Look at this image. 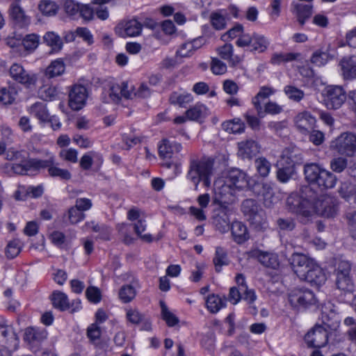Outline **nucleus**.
Listing matches in <instances>:
<instances>
[{
	"label": "nucleus",
	"instance_id": "dca6fc26",
	"mask_svg": "<svg viewBox=\"0 0 356 356\" xmlns=\"http://www.w3.org/2000/svg\"><path fill=\"white\" fill-rule=\"evenodd\" d=\"M231 213L230 209L222 204H220L219 207L215 210L213 216V224L221 233L227 232L229 229V216Z\"/></svg>",
	"mask_w": 356,
	"mask_h": 356
},
{
	"label": "nucleus",
	"instance_id": "c85d7f7f",
	"mask_svg": "<svg viewBox=\"0 0 356 356\" xmlns=\"http://www.w3.org/2000/svg\"><path fill=\"white\" fill-rule=\"evenodd\" d=\"M275 92V90L272 87L262 86L260 88L257 95L252 99V104L260 117H264V112L262 111V106L260 100L267 99Z\"/></svg>",
	"mask_w": 356,
	"mask_h": 356
},
{
	"label": "nucleus",
	"instance_id": "423d86ee",
	"mask_svg": "<svg viewBox=\"0 0 356 356\" xmlns=\"http://www.w3.org/2000/svg\"><path fill=\"white\" fill-rule=\"evenodd\" d=\"M330 149L340 155L353 156L356 152V134L351 132L341 134L330 143Z\"/></svg>",
	"mask_w": 356,
	"mask_h": 356
},
{
	"label": "nucleus",
	"instance_id": "f704fd0d",
	"mask_svg": "<svg viewBox=\"0 0 356 356\" xmlns=\"http://www.w3.org/2000/svg\"><path fill=\"white\" fill-rule=\"evenodd\" d=\"M207 108L202 104H196L185 112L188 120L197 121L207 115Z\"/></svg>",
	"mask_w": 356,
	"mask_h": 356
},
{
	"label": "nucleus",
	"instance_id": "69168bd1",
	"mask_svg": "<svg viewBox=\"0 0 356 356\" xmlns=\"http://www.w3.org/2000/svg\"><path fill=\"white\" fill-rule=\"evenodd\" d=\"M78 152L72 148L64 149L59 152V156L64 161L71 163H76Z\"/></svg>",
	"mask_w": 356,
	"mask_h": 356
},
{
	"label": "nucleus",
	"instance_id": "37998d69",
	"mask_svg": "<svg viewBox=\"0 0 356 356\" xmlns=\"http://www.w3.org/2000/svg\"><path fill=\"white\" fill-rule=\"evenodd\" d=\"M225 15V12L221 10L211 13L210 22L215 29L222 30L225 29L227 24Z\"/></svg>",
	"mask_w": 356,
	"mask_h": 356
},
{
	"label": "nucleus",
	"instance_id": "a211bd4d",
	"mask_svg": "<svg viewBox=\"0 0 356 356\" xmlns=\"http://www.w3.org/2000/svg\"><path fill=\"white\" fill-rule=\"evenodd\" d=\"M291 261L294 273L299 278L304 276L305 272L315 263L312 259L300 253H293Z\"/></svg>",
	"mask_w": 356,
	"mask_h": 356
},
{
	"label": "nucleus",
	"instance_id": "f3484780",
	"mask_svg": "<svg viewBox=\"0 0 356 356\" xmlns=\"http://www.w3.org/2000/svg\"><path fill=\"white\" fill-rule=\"evenodd\" d=\"M300 279L309 282L312 286L320 287L325 283L327 277L323 269L315 262Z\"/></svg>",
	"mask_w": 356,
	"mask_h": 356
},
{
	"label": "nucleus",
	"instance_id": "e2e57ef3",
	"mask_svg": "<svg viewBox=\"0 0 356 356\" xmlns=\"http://www.w3.org/2000/svg\"><path fill=\"white\" fill-rule=\"evenodd\" d=\"M347 165V159L341 156L334 158L330 162L331 169L338 173L343 172L346 168Z\"/></svg>",
	"mask_w": 356,
	"mask_h": 356
},
{
	"label": "nucleus",
	"instance_id": "79ce46f5",
	"mask_svg": "<svg viewBox=\"0 0 356 356\" xmlns=\"http://www.w3.org/2000/svg\"><path fill=\"white\" fill-rule=\"evenodd\" d=\"M52 303L54 307L61 311H65L70 308L67 296L60 291L54 292L52 294Z\"/></svg>",
	"mask_w": 356,
	"mask_h": 356
},
{
	"label": "nucleus",
	"instance_id": "0e129e2a",
	"mask_svg": "<svg viewBox=\"0 0 356 356\" xmlns=\"http://www.w3.org/2000/svg\"><path fill=\"white\" fill-rule=\"evenodd\" d=\"M328 60V54L321 50H317L313 53L311 62L317 66L325 65Z\"/></svg>",
	"mask_w": 356,
	"mask_h": 356
},
{
	"label": "nucleus",
	"instance_id": "5701e85b",
	"mask_svg": "<svg viewBox=\"0 0 356 356\" xmlns=\"http://www.w3.org/2000/svg\"><path fill=\"white\" fill-rule=\"evenodd\" d=\"M231 233L233 241L239 245L244 243L250 238L247 226L241 221H234L232 223Z\"/></svg>",
	"mask_w": 356,
	"mask_h": 356
},
{
	"label": "nucleus",
	"instance_id": "6e6d98bb",
	"mask_svg": "<svg viewBox=\"0 0 356 356\" xmlns=\"http://www.w3.org/2000/svg\"><path fill=\"white\" fill-rule=\"evenodd\" d=\"M159 155L161 158L170 159L172 155V145L169 140L165 138L161 141L159 145Z\"/></svg>",
	"mask_w": 356,
	"mask_h": 356
},
{
	"label": "nucleus",
	"instance_id": "0eeeda50",
	"mask_svg": "<svg viewBox=\"0 0 356 356\" xmlns=\"http://www.w3.org/2000/svg\"><path fill=\"white\" fill-rule=\"evenodd\" d=\"M323 101L328 109H338L346 102L347 95L341 86H328L323 92Z\"/></svg>",
	"mask_w": 356,
	"mask_h": 356
},
{
	"label": "nucleus",
	"instance_id": "4468645a",
	"mask_svg": "<svg viewBox=\"0 0 356 356\" xmlns=\"http://www.w3.org/2000/svg\"><path fill=\"white\" fill-rule=\"evenodd\" d=\"M142 29V24L133 19L119 23L115 28V31L117 35L122 38L136 37L140 35Z\"/></svg>",
	"mask_w": 356,
	"mask_h": 356
},
{
	"label": "nucleus",
	"instance_id": "bb28decb",
	"mask_svg": "<svg viewBox=\"0 0 356 356\" xmlns=\"http://www.w3.org/2000/svg\"><path fill=\"white\" fill-rule=\"evenodd\" d=\"M47 337V332L44 328L29 327L25 330L24 340L29 344H38Z\"/></svg>",
	"mask_w": 356,
	"mask_h": 356
},
{
	"label": "nucleus",
	"instance_id": "052dcab7",
	"mask_svg": "<svg viewBox=\"0 0 356 356\" xmlns=\"http://www.w3.org/2000/svg\"><path fill=\"white\" fill-rule=\"evenodd\" d=\"M64 10L69 16L74 17L79 14L81 4L74 0H66L64 3Z\"/></svg>",
	"mask_w": 356,
	"mask_h": 356
},
{
	"label": "nucleus",
	"instance_id": "e433bc0d",
	"mask_svg": "<svg viewBox=\"0 0 356 356\" xmlns=\"http://www.w3.org/2000/svg\"><path fill=\"white\" fill-rule=\"evenodd\" d=\"M208 310L211 313H217L221 308L225 307L226 301L219 296L215 294L209 295L206 300Z\"/></svg>",
	"mask_w": 356,
	"mask_h": 356
},
{
	"label": "nucleus",
	"instance_id": "2f4dec72",
	"mask_svg": "<svg viewBox=\"0 0 356 356\" xmlns=\"http://www.w3.org/2000/svg\"><path fill=\"white\" fill-rule=\"evenodd\" d=\"M322 207L321 214L326 218L334 217L338 211V204L334 198L327 197H325L321 204Z\"/></svg>",
	"mask_w": 356,
	"mask_h": 356
},
{
	"label": "nucleus",
	"instance_id": "a878e982",
	"mask_svg": "<svg viewBox=\"0 0 356 356\" xmlns=\"http://www.w3.org/2000/svg\"><path fill=\"white\" fill-rule=\"evenodd\" d=\"M292 12L296 16L299 24L302 26L305 22L310 18L313 13V6L311 4L293 2Z\"/></svg>",
	"mask_w": 356,
	"mask_h": 356
},
{
	"label": "nucleus",
	"instance_id": "a18cd8bd",
	"mask_svg": "<svg viewBox=\"0 0 356 356\" xmlns=\"http://www.w3.org/2000/svg\"><path fill=\"white\" fill-rule=\"evenodd\" d=\"M160 307L161 309V316L163 321L169 327H173L179 322V318L172 314L163 301H160Z\"/></svg>",
	"mask_w": 356,
	"mask_h": 356
},
{
	"label": "nucleus",
	"instance_id": "603ef678",
	"mask_svg": "<svg viewBox=\"0 0 356 356\" xmlns=\"http://www.w3.org/2000/svg\"><path fill=\"white\" fill-rule=\"evenodd\" d=\"M22 250V243L19 239H13L8 242L6 248V255L8 259L16 257Z\"/></svg>",
	"mask_w": 356,
	"mask_h": 356
},
{
	"label": "nucleus",
	"instance_id": "f03ea898",
	"mask_svg": "<svg viewBox=\"0 0 356 356\" xmlns=\"http://www.w3.org/2000/svg\"><path fill=\"white\" fill-rule=\"evenodd\" d=\"M304 175L309 184L321 191L334 188L337 181L333 173L316 163L305 164Z\"/></svg>",
	"mask_w": 356,
	"mask_h": 356
},
{
	"label": "nucleus",
	"instance_id": "39448f33",
	"mask_svg": "<svg viewBox=\"0 0 356 356\" xmlns=\"http://www.w3.org/2000/svg\"><path fill=\"white\" fill-rule=\"evenodd\" d=\"M351 264L348 261H340L334 270L336 289L341 295H351L355 289L353 276L351 275Z\"/></svg>",
	"mask_w": 356,
	"mask_h": 356
},
{
	"label": "nucleus",
	"instance_id": "aec40b11",
	"mask_svg": "<svg viewBox=\"0 0 356 356\" xmlns=\"http://www.w3.org/2000/svg\"><path fill=\"white\" fill-rule=\"evenodd\" d=\"M18 1L19 0H15L10 4L9 9L10 16L16 26L24 28L30 24V18L25 15Z\"/></svg>",
	"mask_w": 356,
	"mask_h": 356
},
{
	"label": "nucleus",
	"instance_id": "864d4df0",
	"mask_svg": "<svg viewBox=\"0 0 356 356\" xmlns=\"http://www.w3.org/2000/svg\"><path fill=\"white\" fill-rule=\"evenodd\" d=\"M39 97L44 101H52L57 96V90L52 86H44L39 90Z\"/></svg>",
	"mask_w": 356,
	"mask_h": 356
},
{
	"label": "nucleus",
	"instance_id": "bf43d9fd",
	"mask_svg": "<svg viewBox=\"0 0 356 356\" xmlns=\"http://www.w3.org/2000/svg\"><path fill=\"white\" fill-rule=\"evenodd\" d=\"M276 224L280 230L286 232L292 231L296 227L294 219L290 217L279 218Z\"/></svg>",
	"mask_w": 356,
	"mask_h": 356
},
{
	"label": "nucleus",
	"instance_id": "2eb2a0df",
	"mask_svg": "<svg viewBox=\"0 0 356 356\" xmlns=\"http://www.w3.org/2000/svg\"><path fill=\"white\" fill-rule=\"evenodd\" d=\"M280 159L282 165L293 166L294 168L304 161L302 150L291 145L283 149Z\"/></svg>",
	"mask_w": 356,
	"mask_h": 356
},
{
	"label": "nucleus",
	"instance_id": "c756f323",
	"mask_svg": "<svg viewBox=\"0 0 356 356\" xmlns=\"http://www.w3.org/2000/svg\"><path fill=\"white\" fill-rule=\"evenodd\" d=\"M54 159L55 156L51 153L47 154L46 159H29V167L31 172H39L44 169H47L49 171V168L54 164Z\"/></svg>",
	"mask_w": 356,
	"mask_h": 356
},
{
	"label": "nucleus",
	"instance_id": "473e14b6",
	"mask_svg": "<svg viewBox=\"0 0 356 356\" xmlns=\"http://www.w3.org/2000/svg\"><path fill=\"white\" fill-rule=\"evenodd\" d=\"M193 101V97L188 92H179L175 91L170 94L169 97V102L171 104L177 105L182 108H186V106Z\"/></svg>",
	"mask_w": 356,
	"mask_h": 356
},
{
	"label": "nucleus",
	"instance_id": "a19ab883",
	"mask_svg": "<svg viewBox=\"0 0 356 356\" xmlns=\"http://www.w3.org/2000/svg\"><path fill=\"white\" fill-rule=\"evenodd\" d=\"M44 42L51 47L53 51H59L63 47L60 37L54 32H47L43 37Z\"/></svg>",
	"mask_w": 356,
	"mask_h": 356
},
{
	"label": "nucleus",
	"instance_id": "412c9836",
	"mask_svg": "<svg viewBox=\"0 0 356 356\" xmlns=\"http://www.w3.org/2000/svg\"><path fill=\"white\" fill-rule=\"evenodd\" d=\"M250 256L268 268L276 269L280 265L278 256L275 253L254 250L250 252Z\"/></svg>",
	"mask_w": 356,
	"mask_h": 356
},
{
	"label": "nucleus",
	"instance_id": "774afa93",
	"mask_svg": "<svg viewBox=\"0 0 356 356\" xmlns=\"http://www.w3.org/2000/svg\"><path fill=\"white\" fill-rule=\"evenodd\" d=\"M85 217V214L82 211L76 208L75 206L71 207L68 210V219L72 224H76L82 220Z\"/></svg>",
	"mask_w": 356,
	"mask_h": 356
},
{
	"label": "nucleus",
	"instance_id": "338daca9",
	"mask_svg": "<svg viewBox=\"0 0 356 356\" xmlns=\"http://www.w3.org/2000/svg\"><path fill=\"white\" fill-rule=\"evenodd\" d=\"M23 45L27 50L35 49L39 44V36L36 34L27 35L23 40Z\"/></svg>",
	"mask_w": 356,
	"mask_h": 356
},
{
	"label": "nucleus",
	"instance_id": "09e8293b",
	"mask_svg": "<svg viewBox=\"0 0 356 356\" xmlns=\"http://www.w3.org/2000/svg\"><path fill=\"white\" fill-rule=\"evenodd\" d=\"M234 189L229 185L227 184V181L224 179L223 183L220 186H216L215 193L216 195H219L222 200L226 202L227 199L234 195Z\"/></svg>",
	"mask_w": 356,
	"mask_h": 356
},
{
	"label": "nucleus",
	"instance_id": "ea45409f",
	"mask_svg": "<svg viewBox=\"0 0 356 356\" xmlns=\"http://www.w3.org/2000/svg\"><path fill=\"white\" fill-rule=\"evenodd\" d=\"M215 265V269L217 273H220L222 266H227L229 264L227 254L224 248L217 247L216 248L215 257L213 259Z\"/></svg>",
	"mask_w": 356,
	"mask_h": 356
},
{
	"label": "nucleus",
	"instance_id": "7ed1b4c3",
	"mask_svg": "<svg viewBox=\"0 0 356 356\" xmlns=\"http://www.w3.org/2000/svg\"><path fill=\"white\" fill-rule=\"evenodd\" d=\"M225 180L227 181V184H229L234 189L249 188L258 196H266L272 189L268 184L262 182H255L251 186L246 174L237 168L228 171Z\"/></svg>",
	"mask_w": 356,
	"mask_h": 356
},
{
	"label": "nucleus",
	"instance_id": "7c9ffc66",
	"mask_svg": "<svg viewBox=\"0 0 356 356\" xmlns=\"http://www.w3.org/2000/svg\"><path fill=\"white\" fill-rule=\"evenodd\" d=\"M204 42V39L203 38H196L192 42L182 44L176 54L181 57H189L193 54L194 51L200 48Z\"/></svg>",
	"mask_w": 356,
	"mask_h": 356
},
{
	"label": "nucleus",
	"instance_id": "1a4fd4ad",
	"mask_svg": "<svg viewBox=\"0 0 356 356\" xmlns=\"http://www.w3.org/2000/svg\"><path fill=\"white\" fill-rule=\"evenodd\" d=\"M10 76L27 89H34L38 82L36 74L26 71L22 65L15 63L10 68Z\"/></svg>",
	"mask_w": 356,
	"mask_h": 356
},
{
	"label": "nucleus",
	"instance_id": "f8f14e48",
	"mask_svg": "<svg viewBox=\"0 0 356 356\" xmlns=\"http://www.w3.org/2000/svg\"><path fill=\"white\" fill-rule=\"evenodd\" d=\"M287 204L290 209L305 217H309L314 212V206L312 200L298 195H291L287 198Z\"/></svg>",
	"mask_w": 356,
	"mask_h": 356
},
{
	"label": "nucleus",
	"instance_id": "393cba45",
	"mask_svg": "<svg viewBox=\"0 0 356 356\" xmlns=\"http://www.w3.org/2000/svg\"><path fill=\"white\" fill-rule=\"evenodd\" d=\"M340 66L345 80L356 79V56L343 58L340 61Z\"/></svg>",
	"mask_w": 356,
	"mask_h": 356
},
{
	"label": "nucleus",
	"instance_id": "9b49d317",
	"mask_svg": "<svg viewBox=\"0 0 356 356\" xmlns=\"http://www.w3.org/2000/svg\"><path fill=\"white\" fill-rule=\"evenodd\" d=\"M305 341L309 348H321L328 341V331L324 326L316 325L305 336Z\"/></svg>",
	"mask_w": 356,
	"mask_h": 356
},
{
	"label": "nucleus",
	"instance_id": "72a5a7b5",
	"mask_svg": "<svg viewBox=\"0 0 356 356\" xmlns=\"http://www.w3.org/2000/svg\"><path fill=\"white\" fill-rule=\"evenodd\" d=\"M29 112L41 122H46L49 119V113L47 105L42 102H35L31 106Z\"/></svg>",
	"mask_w": 356,
	"mask_h": 356
},
{
	"label": "nucleus",
	"instance_id": "13d9d810",
	"mask_svg": "<svg viewBox=\"0 0 356 356\" xmlns=\"http://www.w3.org/2000/svg\"><path fill=\"white\" fill-rule=\"evenodd\" d=\"M26 152L24 150L18 151L13 148L9 149L6 152V159L9 161H14L16 163L26 161Z\"/></svg>",
	"mask_w": 356,
	"mask_h": 356
},
{
	"label": "nucleus",
	"instance_id": "49530a36",
	"mask_svg": "<svg viewBox=\"0 0 356 356\" xmlns=\"http://www.w3.org/2000/svg\"><path fill=\"white\" fill-rule=\"evenodd\" d=\"M38 8L40 11L46 16L55 15L58 10V6L56 2L51 0L40 1Z\"/></svg>",
	"mask_w": 356,
	"mask_h": 356
},
{
	"label": "nucleus",
	"instance_id": "4d7b16f0",
	"mask_svg": "<svg viewBox=\"0 0 356 356\" xmlns=\"http://www.w3.org/2000/svg\"><path fill=\"white\" fill-rule=\"evenodd\" d=\"M145 314L141 313L137 309H128L126 313L127 320L134 325H138L142 321H143Z\"/></svg>",
	"mask_w": 356,
	"mask_h": 356
},
{
	"label": "nucleus",
	"instance_id": "9d476101",
	"mask_svg": "<svg viewBox=\"0 0 356 356\" xmlns=\"http://www.w3.org/2000/svg\"><path fill=\"white\" fill-rule=\"evenodd\" d=\"M236 44L241 47H250V51L262 53L267 49L269 42L264 35L254 33L252 35L243 34L237 40Z\"/></svg>",
	"mask_w": 356,
	"mask_h": 356
},
{
	"label": "nucleus",
	"instance_id": "4c0bfd02",
	"mask_svg": "<svg viewBox=\"0 0 356 356\" xmlns=\"http://www.w3.org/2000/svg\"><path fill=\"white\" fill-rule=\"evenodd\" d=\"M222 129L232 134H240L245 130V124L240 118H234L232 120L224 122L222 124Z\"/></svg>",
	"mask_w": 356,
	"mask_h": 356
},
{
	"label": "nucleus",
	"instance_id": "cd10ccee",
	"mask_svg": "<svg viewBox=\"0 0 356 356\" xmlns=\"http://www.w3.org/2000/svg\"><path fill=\"white\" fill-rule=\"evenodd\" d=\"M332 307V304L328 303L323 305L321 310L322 322L329 329H334L339 324L338 316Z\"/></svg>",
	"mask_w": 356,
	"mask_h": 356
},
{
	"label": "nucleus",
	"instance_id": "8fccbe9b",
	"mask_svg": "<svg viewBox=\"0 0 356 356\" xmlns=\"http://www.w3.org/2000/svg\"><path fill=\"white\" fill-rule=\"evenodd\" d=\"M284 92L289 99L296 102H300L305 97L303 90L292 85L286 86Z\"/></svg>",
	"mask_w": 356,
	"mask_h": 356
},
{
	"label": "nucleus",
	"instance_id": "b1692460",
	"mask_svg": "<svg viewBox=\"0 0 356 356\" xmlns=\"http://www.w3.org/2000/svg\"><path fill=\"white\" fill-rule=\"evenodd\" d=\"M2 337L1 342L3 346L10 350H16L19 346V337L15 332L13 327L10 325L4 327L0 332Z\"/></svg>",
	"mask_w": 356,
	"mask_h": 356
},
{
	"label": "nucleus",
	"instance_id": "ddd939ff",
	"mask_svg": "<svg viewBox=\"0 0 356 356\" xmlns=\"http://www.w3.org/2000/svg\"><path fill=\"white\" fill-rule=\"evenodd\" d=\"M88 90L82 85H74L69 93V106L74 111L81 110L86 103Z\"/></svg>",
	"mask_w": 356,
	"mask_h": 356
},
{
	"label": "nucleus",
	"instance_id": "4be33fe9",
	"mask_svg": "<svg viewBox=\"0 0 356 356\" xmlns=\"http://www.w3.org/2000/svg\"><path fill=\"white\" fill-rule=\"evenodd\" d=\"M238 156L243 159H251L259 152V146L253 140H247L238 143Z\"/></svg>",
	"mask_w": 356,
	"mask_h": 356
},
{
	"label": "nucleus",
	"instance_id": "c9c22d12",
	"mask_svg": "<svg viewBox=\"0 0 356 356\" xmlns=\"http://www.w3.org/2000/svg\"><path fill=\"white\" fill-rule=\"evenodd\" d=\"M65 66L62 59L52 61L45 70V75L51 79L61 75L65 72Z\"/></svg>",
	"mask_w": 356,
	"mask_h": 356
},
{
	"label": "nucleus",
	"instance_id": "20e7f679",
	"mask_svg": "<svg viewBox=\"0 0 356 356\" xmlns=\"http://www.w3.org/2000/svg\"><path fill=\"white\" fill-rule=\"evenodd\" d=\"M241 211L254 230L264 232L268 228L266 213L255 200H245L241 204Z\"/></svg>",
	"mask_w": 356,
	"mask_h": 356
},
{
	"label": "nucleus",
	"instance_id": "c03bdc74",
	"mask_svg": "<svg viewBox=\"0 0 356 356\" xmlns=\"http://www.w3.org/2000/svg\"><path fill=\"white\" fill-rule=\"evenodd\" d=\"M278 168L276 173L277 180L281 183L288 182L296 173V170L293 166L282 165Z\"/></svg>",
	"mask_w": 356,
	"mask_h": 356
},
{
	"label": "nucleus",
	"instance_id": "680f3d73",
	"mask_svg": "<svg viewBox=\"0 0 356 356\" xmlns=\"http://www.w3.org/2000/svg\"><path fill=\"white\" fill-rule=\"evenodd\" d=\"M86 296L89 302L97 304L102 300L100 290L96 286H88L86 291Z\"/></svg>",
	"mask_w": 356,
	"mask_h": 356
},
{
	"label": "nucleus",
	"instance_id": "5fc2aeb1",
	"mask_svg": "<svg viewBox=\"0 0 356 356\" xmlns=\"http://www.w3.org/2000/svg\"><path fill=\"white\" fill-rule=\"evenodd\" d=\"M135 296L136 290L131 285H124L122 286L119 291V297L124 303L131 302Z\"/></svg>",
	"mask_w": 356,
	"mask_h": 356
},
{
	"label": "nucleus",
	"instance_id": "de8ad7c7",
	"mask_svg": "<svg viewBox=\"0 0 356 356\" xmlns=\"http://www.w3.org/2000/svg\"><path fill=\"white\" fill-rule=\"evenodd\" d=\"M254 166L257 173L261 177H266L271 169L270 163L264 157L257 158L254 161Z\"/></svg>",
	"mask_w": 356,
	"mask_h": 356
},
{
	"label": "nucleus",
	"instance_id": "f257e3e1",
	"mask_svg": "<svg viewBox=\"0 0 356 356\" xmlns=\"http://www.w3.org/2000/svg\"><path fill=\"white\" fill-rule=\"evenodd\" d=\"M213 164V159L209 157L191 160L186 177L193 184L195 190L200 182L207 188L211 186Z\"/></svg>",
	"mask_w": 356,
	"mask_h": 356
},
{
	"label": "nucleus",
	"instance_id": "58836bf2",
	"mask_svg": "<svg viewBox=\"0 0 356 356\" xmlns=\"http://www.w3.org/2000/svg\"><path fill=\"white\" fill-rule=\"evenodd\" d=\"M17 91L13 86L2 88L0 90V103L3 105H10L14 103Z\"/></svg>",
	"mask_w": 356,
	"mask_h": 356
},
{
	"label": "nucleus",
	"instance_id": "6ab92c4d",
	"mask_svg": "<svg viewBox=\"0 0 356 356\" xmlns=\"http://www.w3.org/2000/svg\"><path fill=\"white\" fill-rule=\"evenodd\" d=\"M295 124L299 131L304 134H309L315 127L316 118L307 111L298 114L295 118Z\"/></svg>",
	"mask_w": 356,
	"mask_h": 356
},
{
	"label": "nucleus",
	"instance_id": "6e6552de",
	"mask_svg": "<svg viewBox=\"0 0 356 356\" xmlns=\"http://www.w3.org/2000/svg\"><path fill=\"white\" fill-rule=\"evenodd\" d=\"M289 301L293 307L305 309L315 305L316 298L311 290L297 288L289 294Z\"/></svg>",
	"mask_w": 356,
	"mask_h": 356
},
{
	"label": "nucleus",
	"instance_id": "3c124183",
	"mask_svg": "<svg viewBox=\"0 0 356 356\" xmlns=\"http://www.w3.org/2000/svg\"><path fill=\"white\" fill-rule=\"evenodd\" d=\"M48 173L51 177H58L61 180L67 181L72 178L70 172L67 169L58 167L55 161L54 164L49 168Z\"/></svg>",
	"mask_w": 356,
	"mask_h": 356
}]
</instances>
